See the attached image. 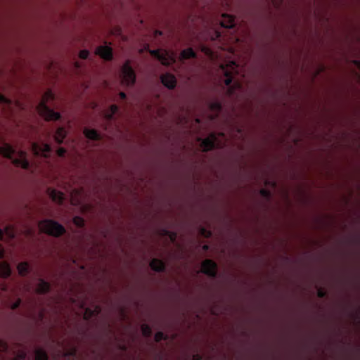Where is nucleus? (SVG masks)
Masks as SVG:
<instances>
[{"mask_svg": "<svg viewBox=\"0 0 360 360\" xmlns=\"http://www.w3.org/2000/svg\"><path fill=\"white\" fill-rule=\"evenodd\" d=\"M16 150L8 143H4L0 147V154L11 159L15 165L20 166L23 169H28L30 162L26 158V153L20 150L19 151V158H13V156L15 154Z\"/></svg>", "mask_w": 360, "mask_h": 360, "instance_id": "f03ea898", "label": "nucleus"}, {"mask_svg": "<svg viewBox=\"0 0 360 360\" xmlns=\"http://www.w3.org/2000/svg\"><path fill=\"white\" fill-rule=\"evenodd\" d=\"M48 354L45 350L37 349L35 351V360H48Z\"/></svg>", "mask_w": 360, "mask_h": 360, "instance_id": "5701e85b", "label": "nucleus"}, {"mask_svg": "<svg viewBox=\"0 0 360 360\" xmlns=\"http://www.w3.org/2000/svg\"><path fill=\"white\" fill-rule=\"evenodd\" d=\"M11 101L4 96L0 94V103L10 104Z\"/></svg>", "mask_w": 360, "mask_h": 360, "instance_id": "72a5a7b5", "label": "nucleus"}, {"mask_svg": "<svg viewBox=\"0 0 360 360\" xmlns=\"http://www.w3.org/2000/svg\"><path fill=\"white\" fill-rule=\"evenodd\" d=\"M160 79L162 84L169 89H173L176 86V80L175 77L172 74H164L161 76Z\"/></svg>", "mask_w": 360, "mask_h": 360, "instance_id": "9b49d317", "label": "nucleus"}, {"mask_svg": "<svg viewBox=\"0 0 360 360\" xmlns=\"http://www.w3.org/2000/svg\"><path fill=\"white\" fill-rule=\"evenodd\" d=\"M359 63V65H360V62H358Z\"/></svg>", "mask_w": 360, "mask_h": 360, "instance_id": "8fccbe9b", "label": "nucleus"}, {"mask_svg": "<svg viewBox=\"0 0 360 360\" xmlns=\"http://www.w3.org/2000/svg\"><path fill=\"white\" fill-rule=\"evenodd\" d=\"M5 235L10 238H15L14 229L11 226H6L4 229H0V240H3Z\"/></svg>", "mask_w": 360, "mask_h": 360, "instance_id": "6ab92c4d", "label": "nucleus"}, {"mask_svg": "<svg viewBox=\"0 0 360 360\" xmlns=\"http://www.w3.org/2000/svg\"><path fill=\"white\" fill-rule=\"evenodd\" d=\"M49 195L53 201H54L58 204L63 203V202L65 199V196L62 192L58 191L56 189L49 188Z\"/></svg>", "mask_w": 360, "mask_h": 360, "instance_id": "4468645a", "label": "nucleus"}, {"mask_svg": "<svg viewBox=\"0 0 360 360\" xmlns=\"http://www.w3.org/2000/svg\"><path fill=\"white\" fill-rule=\"evenodd\" d=\"M210 108L217 112H219L222 108L221 103L218 101L213 102L211 104Z\"/></svg>", "mask_w": 360, "mask_h": 360, "instance_id": "bb28decb", "label": "nucleus"}, {"mask_svg": "<svg viewBox=\"0 0 360 360\" xmlns=\"http://www.w3.org/2000/svg\"><path fill=\"white\" fill-rule=\"evenodd\" d=\"M27 354L25 351H19L13 360H25Z\"/></svg>", "mask_w": 360, "mask_h": 360, "instance_id": "cd10ccee", "label": "nucleus"}, {"mask_svg": "<svg viewBox=\"0 0 360 360\" xmlns=\"http://www.w3.org/2000/svg\"><path fill=\"white\" fill-rule=\"evenodd\" d=\"M65 136H66V131H65V128L61 127H58L56 129L55 135H54L55 141L58 143L60 144L63 143Z\"/></svg>", "mask_w": 360, "mask_h": 360, "instance_id": "aec40b11", "label": "nucleus"}, {"mask_svg": "<svg viewBox=\"0 0 360 360\" xmlns=\"http://www.w3.org/2000/svg\"><path fill=\"white\" fill-rule=\"evenodd\" d=\"M164 235L168 236L172 242H174L176 238V233L166 229L162 230Z\"/></svg>", "mask_w": 360, "mask_h": 360, "instance_id": "393cba45", "label": "nucleus"}, {"mask_svg": "<svg viewBox=\"0 0 360 360\" xmlns=\"http://www.w3.org/2000/svg\"><path fill=\"white\" fill-rule=\"evenodd\" d=\"M39 226L41 231L56 237L60 236L65 232L63 226L52 219L41 221L39 224Z\"/></svg>", "mask_w": 360, "mask_h": 360, "instance_id": "20e7f679", "label": "nucleus"}, {"mask_svg": "<svg viewBox=\"0 0 360 360\" xmlns=\"http://www.w3.org/2000/svg\"><path fill=\"white\" fill-rule=\"evenodd\" d=\"M17 269L19 274L22 276H26L30 271V266L27 262H20L17 266Z\"/></svg>", "mask_w": 360, "mask_h": 360, "instance_id": "4be33fe9", "label": "nucleus"}, {"mask_svg": "<svg viewBox=\"0 0 360 360\" xmlns=\"http://www.w3.org/2000/svg\"><path fill=\"white\" fill-rule=\"evenodd\" d=\"M150 266L155 272H165L166 270L165 262L160 259L153 258L150 262Z\"/></svg>", "mask_w": 360, "mask_h": 360, "instance_id": "f8f14e48", "label": "nucleus"}, {"mask_svg": "<svg viewBox=\"0 0 360 360\" xmlns=\"http://www.w3.org/2000/svg\"><path fill=\"white\" fill-rule=\"evenodd\" d=\"M167 335L162 331H158L155 334L154 340L156 342H160L162 340H167Z\"/></svg>", "mask_w": 360, "mask_h": 360, "instance_id": "b1692460", "label": "nucleus"}, {"mask_svg": "<svg viewBox=\"0 0 360 360\" xmlns=\"http://www.w3.org/2000/svg\"><path fill=\"white\" fill-rule=\"evenodd\" d=\"M136 186L138 185V183H137V182L136 183Z\"/></svg>", "mask_w": 360, "mask_h": 360, "instance_id": "09e8293b", "label": "nucleus"}, {"mask_svg": "<svg viewBox=\"0 0 360 360\" xmlns=\"http://www.w3.org/2000/svg\"><path fill=\"white\" fill-rule=\"evenodd\" d=\"M202 357L200 354H195L193 356V360H201Z\"/></svg>", "mask_w": 360, "mask_h": 360, "instance_id": "58836bf2", "label": "nucleus"}, {"mask_svg": "<svg viewBox=\"0 0 360 360\" xmlns=\"http://www.w3.org/2000/svg\"><path fill=\"white\" fill-rule=\"evenodd\" d=\"M239 65L235 61H230L226 65H221V69L225 77L224 83L227 88L226 92L229 96H233L236 91L242 88L238 81L234 80V77L239 74Z\"/></svg>", "mask_w": 360, "mask_h": 360, "instance_id": "f257e3e1", "label": "nucleus"}, {"mask_svg": "<svg viewBox=\"0 0 360 360\" xmlns=\"http://www.w3.org/2000/svg\"><path fill=\"white\" fill-rule=\"evenodd\" d=\"M75 66L78 68H79V63L78 62H76L75 63Z\"/></svg>", "mask_w": 360, "mask_h": 360, "instance_id": "a18cd8bd", "label": "nucleus"}, {"mask_svg": "<svg viewBox=\"0 0 360 360\" xmlns=\"http://www.w3.org/2000/svg\"><path fill=\"white\" fill-rule=\"evenodd\" d=\"M32 150L34 155L48 157L51 152V147L49 144L42 143L41 144L37 143H32Z\"/></svg>", "mask_w": 360, "mask_h": 360, "instance_id": "6e6552de", "label": "nucleus"}, {"mask_svg": "<svg viewBox=\"0 0 360 360\" xmlns=\"http://www.w3.org/2000/svg\"><path fill=\"white\" fill-rule=\"evenodd\" d=\"M57 153L60 157H64L66 153V150L63 148H58Z\"/></svg>", "mask_w": 360, "mask_h": 360, "instance_id": "f704fd0d", "label": "nucleus"}, {"mask_svg": "<svg viewBox=\"0 0 360 360\" xmlns=\"http://www.w3.org/2000/svg\"><path fill=\"white\" fill-rule=\"evenodd\" d=\"M122 75L123 82L127 85L135 84V71L127 62L122 67Z\"/></svg>", "mask_w": 360, "mask_h": 360, "instance_id": "423d86ee", "label": "nucleus"}, {"mask_svg": "<svg viewBox=\"0 0 360 360\" xmlns=\"http://www.w3.org/2000/svg\"><path fill=\"white\" fill-rule=\"evenodd\" d=\"M8 344L5 341L0 340V352H6L8 351Z\"/></svg>", "mask_w": 360, "mask_h": 360, "instance_id": "c85d7f7f", "label": "nucleus"}, {"mask_svg": "<svg viewBox=\"0 0 360 360\" xmlns=\"http://www.w3.org/2000/svg\"><path fill=\"white\" fill-rule=\"evenodd\" d=\"M260 194H261L263 197H264V198H269L271 197V193H270V192H269L268 190L264 189V188L261 189V191H260Z\"/></svg>", "mask_w": 360, "mask_h": 360, "instance_id": "2f4dec72", "label": "nucleus"}, {"mask_svg": "<svg viewBox=\"0 0 360 360\" xmlns=\"http://www.w3.org/2000/svg\"><path fill=\"white\" fill-rule=\"evenodd\" d=\"M136 138L138 137V135H137V134L136 135Z\"/></svg>", "mask_w": 360, "mask_h": 360, "instance_id": "de8ad7c7", "label": "nucleus"}, {"mask_svg": "<svg viewBox=\"0 0 360 360\" xmlns=\"http://www.w3.org/2000/svg\"><path fill=\"white\" fill-rule=\"evenodd\" d=\"M143 334L148 338L152 335V330L151 328L148 325H144L142 328Z\"/></svg>", "mask_w": 360, "mask_h": 360, "instance_id": "a878e982", "label": "nucleus"}, {"mask_svg": "<svg viewBox=\"0 0 360 360\" xmlns=\"http://www.w3.org/2000/svg\"><path fill=\"white\" fill-rule=\"evenodd\" d=\"M120 97L122 100H124L126 98L127 96L124 92H120Z\"/></svg>", "mask_w": 360, "mask_h": 360, "instance_id": "4c0bfd02", "label": "nucleus"}, {"mask_svg": "<svg viewBox=\"0 0 360 360\" xmlns=\"http://www.w3.org/2000/svg\"><path fill=\"white\" fill-rule=\"evenodd\" d=\"M196 53L192 48L183 50L180 53L181 60H186L189 58H195Z\"/></svg>", "mask_w": 360, "mask_h": 360, "instance_id": "412c9836", "label": "nucleus"}, {"mask_svg": "<svg viewBox=\"0 0 360 360\" xmlns=\"http://www.w3.org/2000/svg\"><path fill=\"white\" fill-rule=\"evenodd\" d=\"M150 54L163 65H169V53L165 50L155 49L150 51Z\"/></svg>", "mask_w": 360, "mask_h": 360, "instance_id": "1a4fd4ad", "label": "nucleus"}, {"mask_svg": "<svg viewBox=\"0 0 360 360\" xmlns=\"http://www.w3.org/2000/svg\"><path fill=\"white\" fill-rule=\"evenodd\" d=\"M96 53L105 60H111L112 58V49L108 46H99Z\"/></svg>", "mask_w": 360, "mask_h": 360, "instance_id": "9d476101", "label": "nucleus"}, {"mask_svg": "<svg viewBox=\"0 0 360 360\" xmlns=\"http://www.w3.org/2000/svg\"><path fill=\"white\" fill-rule=\"evenodd\" d=\"M221 25L225 28H231L235 25L234 17L231 15L224 13L222 15Z\"/></svg>", "mask_w": 360, "mask_h": 360, "instance_id": "ddd939ff", "label": "nucleus"}, {"mask_svg": "<svg viewBox=\"0 0 360 360\" xmlns=\"http://www.w3.org/2000/svg\"><path fill=\"white\" fill-rule=\"evenodd\" d=\"M84 134L87 139L93 141H99L101 139V134L94 129L85 128L84 129Z\"/></svg>", "mask_w": 360, "mask_h": 360, "instance_id": "dca6fc26", "label": "nucleus"}, {"mask_svg": "<svg viewBox=\"0 0 360 360\" xmlns=\"http://www.w3.org/2000/svg\"><path fill=\"white\" fill-rule=\"evenodd\" d=\"M49 99H54V95L51 91H48L44 94L43 101L37 105V111L39 114L47 121L59 120L61 117L60 114L58 112H55L46 105V100Z\"/></svg>", "mask_w": 360, "mask_h": 360, "instance_id": "7ed1b4c3", "label": "nucleus"}, {"mask_svg": "<svg viewBox=\"0 0 360 360\" xmlns=\"http://www.w3.org/2000/svg\"><path fill=\"white\" fill-rule=\"evenodd\" d=\"M11 274V269L6 262L0 263V276L4 278H8Z\"/></svg>", "mask_w": 360, "mask_h": 360, "instance_id": "f3484780", "label": "nucleus"}, {"mask_svg": "<svg viewBox=\"0 0 360 360\" xmlns=\"http://www.w3.org/2000/svg\"><path fill=\"white\" fill-rule=\"evenodd\" d=\"M21 304V300L20 299H18L15 302H14L13 304H12V309H16L17 308L19 307V306Z\"/></svg>", "mask_w": 360, "mask_h": 360, "instance_id": "c9c22d12", "label": "nucleus"}, {"mask_svg": "<svg viewBox=\"0 0 360 360\" xmlns=\"http://www.w3.org/2000/svg\"><path fill=\"white\" fill-rule=\"evenodd\" d=\"M208 248H209V246H208V245H204V246H203V249H204L205 250H208Z\"/></svg>", "mask_w": 360, "mask_h": 360, "instance_id": "79ce46f5", "label": "nucleus"}, {"mask_svg": "<svg viewBox=\"0 0 360 360\" xmlns=\"http://www.w3.org/2000/svg\"><path fill=\"white\" fill-rule=\"evenodd\" d=\"M74 222H75V224L77 226H79V227L83 226H84V220H83L82 218L78 217H75V218L74 219Z\"/></svg>", "mask_w": 360, "mask_h": 360, "instance_id": "7c9ffc66", "label": "nucleus"}, {"mask_svg": "<svg viewBox=\"0 0 360 360\" xmlns=\"http://www.w3.org/2000/svg\"><path fill=\"white\" fill-rule=\"evenodd\" d=\"M204 49H205V51L206 53H207V54L211 53V51H210V49H208L207 48H205Z\"/></svg>", "mask_w": 360, "mask_h": 360, "instance_id": "a19ab883", "label": "nucleus"}, {"mask_svg": "<svg viewBox=\"0 0 360 360\" xmlns=\"http://www.w3.org/2000/svg\"><path fill=\"white\" fill-rule=\"evenodd\" d=\"M217 137L215 134H211L208 137L201 139L200 146L205 152L210 151L216 147H218Z\"/></svg>", "mask_w": 360, "mask_h": 360, "instance_id": "0eeeda50", "label": "nucleus"}, {"mask_svg": "<svg viewBox=\"0 0 360 360\" xmlns=\"http://www.w3.org/2000/svg\"><path fill=\"white\" fill-rule=\"evenodd\" d=\"M4 257V251L2 248L1 245H0V259L3 258Z\"/></svg>", "mask_w": 360, "mask_h": 360, "instance_id": "e433bc0d", "label": "nucleus"}, {"mask_svg": "<svg viewBox=\"0 0 360 360\" xmlns=\"http://www.w3.org/2000/svg\"><path fill=\"white\" fill-rule=\"evenodd\" d=\"M317 296L319 298H324L326 296V292L324 290L320 288L317 291Z\"/></svg>", "mask_w": 360, "mask_h": 360, "instance_id": "473e14b6", "label": "nucleus"}, {"mask_svg": "<svg viewBox=\"0 0 360 360\" xmlns=\"http://www.w3.org/2000/svg\"><path fill=\"white\" fill-rule=\"evenodd\" d=\"M89 55V51L84 49L79 51V57L82 59H86Z\"/></svg>", "mask_w": 360, "mask_h": 360, "instance_id": "c756f323", "label": "nucleus"}, {"mask_svg": "<svg viewBox=\"0 0 360 360\" xmlns=\"http://www.w3.org/2000/svg\"><path fill=\"white\" fill-rule=\"evenodd\" d=\"M51 285L42 278H39V283L37 286L36 291L39 294H46L50 291Z\"/></svg>", "mask_w": 360, "mask_h": 360, "instance_id": "2eb2a0df", "label": "nucleus"}, {"mask_svg": "<svg viewBox=\"0 0 360 360\" xmlns=\"http://www.w3.org/2000/svg\"><path fill=\"white\" fill-rule=\"evenodd\" d=\"M118 107L117 105H111L105 112L103 116L108 121H111L114 115L117 112Z\"/></svg>", "mask_w": 360, "mask_h": 360, "instance_id": "a211bd4d", "label": "nucleus"}, {"mask_svg": "<svg viewBox=\"0 0 360 360\" xmlns=\"http://www.w3.org/2000/svg\"><path fill=\"white\" fill-rule=\"evenodd\" d=\"M138 271H136V273ZM136 310L138 309V307H139V301L138 300L136 299ZM138 333V323L136 322V334Z\"/></svg>", "mask_w": 360, "mask_h": 360, "instance_id": "ea45409f", "label": "nucleus"}, {"mask_svg": "<svg viewBox=\"0 0 360 360\" xmlns=\"http://www.w3.org/2000/svg\"><path fill=\"white\" fill-rule=\"evenodd\" d=\"M155 34H156V35H161V34H162V32H160V31H156V32H155Z\"/></svg>", "mask_w": 360, "mask_h": 360, "instance_id": "37998d69", "label": "nucleus"}, {"mask_svg": "<svg viewBox=\"0 0 360 360\" xmlns=\"http://www.w3.org/2000/svg\"><path fill=\"white\" fill-rule=\"evenodd\" d=\"M202 272L211 278H216L217 275V265L212 259H205L201 264Z\"/></svg>", "mask_w": 360, "mask_h": 360, "instance_id": "39448f33", "label": "nucleus"}, {"mask_svg": "<svg viewBox=\"0 0 360 360\" xmlns=\"http://www.w3.org/2000/svg\"><path fill=\"white\" fill-rule=\"evenodd\" d=\"M89 311L91 315L94 313V311H91L90 309H86V312H89Z\"/></svg>", "mask_w": 360, "mask_h": 360, "instance_id": "c03bdc74", "label": "nucleus"}, {"mask_svg": "<svg viewBox=\"0 0 360 360\" xmlns=\"http://www.w3.org/2000/svg\"><path fill=\"white\" fill-rule=\"evenodd\" d=\"M136 207H138V200L137 199H136Z\"/></svg>", "mask_w": 360, "mask_h": 360, "instance_id": "49530a36", "label": "nucleus"}]
</instances>
